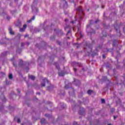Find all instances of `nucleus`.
<instances>
[{"label": "nucleus", "instance_id": "nucleus-1", "mask_svg": "<svg viewBox=\"0 0 125 125\" xmlns=\"http://www.w3.org/2000/svg\"><path fill=\"white\" fill-rule=\"evenodd\" d=\"M77 11H80L81 13V14L79 16V19L77 21L79 24L81 25V21L83 20V16L84 15V13H83L82 7H79L78 8H77Z\"/></svg>", "mask_w": 125, "mask_h": 125}, {"label": "nucleus", "instance_id": "nucleus-2", "mask_svg": "<svg viewBox=\"0 0 125 125\" xmlns=\"http://www.w3.org/2000/svg\"><path fill=\"white\" fill-rule=\"evenodd\" d=\"M42 82L43 83H41V86H45V83H48V80L46 78L43 79Z\"/></svg>", "mask_w": 125, "mask_h": 125}, {"label": "nucleus", "instance_id": "nucleus-3", "mask_svg": "<svg viewBox=\"0 0 125 125\" xmlns=\"http://www.w3.org/2000/svg\"><path fill=\"white\" fill-rule=\"evenodd\" d=\"M32 11L33 12H35V13H37L38 12L39 10L36 8H34L33 6H32Z\"/></svg>", "mask_w": 125, "mask_h": 125}, {"label": "nucleus", "instance_id": "nucleus-4", "mask_svg": "<svg viewBox=\"0 0 125 125\" xmlns=\"http://www.w3.org/2000/svg\"><path fill=\"white\" fill-rule=\"evenodd\" d=\"M26 27H27V25H26V24L23 25V28H20V32H24V31H25V29H26Z\"/></svg>", "mask_w": 125, "mask_h": 125}, {"label": "nucleus", "instance_id": "nucleus-5", "mask_svg": "<svg viewBox=\"0 0 125 125\" xmlns=\"http://www.w3.org/2000/svg\"><path fill=\"white\" fill-rule=\"evenodd\" d=\"M35 16H33L32 18H31L30 20L27 21V23H31L32 21L35 20Z\"/></svg>", "mask_w": 125, "mask_h": 125}, {"label": "nucleus", "instance_id": "nucleus-6", "mask_svg": "<svg viewBox=\"0 0 125 125\" xmlns=\"http://www.w3.org/2000/svg\"><path fill=\"white\" fill-rule=\"evenodd\" d=\"M9 33L11 35H14V32L13 31H12V29H11V28H9Z\"/></svg>", "mask_w": 125, "mask_h": 125}, {"label": "nucleus", "instance_id": "nucleus-7", "mask_svg": "<svg viewBox=\"0 0 125 125\" xmlns=\"http://www.w3.org/2000/svg\"><path fill=\"white\" fill-rule=\"evenodd\" d=\"M29 79H30L32 81H34V80H35V77L33 75H31V76H29Z\"/></svg>", "mask_w": 125, "mask_h": 125}, {"label": "nucleus", "instance_id": "nucleus-8", "mask_svg": "<svg viewBox=\"0 0 125 125\" xmlns=\"http://www.w3.org/2000/svg\"><path fill=\"white\" fill-rule=\"evenodd\" d=\"M64 75H65V73H64L62 72L59 73V76H60V77H63V76H64Z\"/></svg>", "mask_w": 125, "mask_h": 125}, {"label": "nucleus", "instance_id": "nucleus-9", "mask_svg": "<svg viewBox=\"0 0 125 125\" xmlns=\"http://www.w3.org/2000/svg\"><path fill=\"white\" fill-rule=\"evenodd\" d=\"M41 124H42L43 125H44L45 124V119H42L41 120Z\"/></svg>", "mask_w": 125, "mask_h": 125}, {"label": "nucleus", "instance_id": "nucleus-10", "mask_svg": "<svg viewBox=\"0 0 125 125\" xmlns=\"http://www.w3.org/2000/svg\"><path fill=\"white\" fill-rule=\"evenodd\" d=\"M12 78H13L12 74H11V73L9 74V79H10V80H11V79H12Z\"/></svg>", "mask_w": 125, "mask_h": 125}, {"label": "nucleus", "instance_id": "nucleus-11", "mask_svg": "<svg viewBox=\"0 0 125 125\" xmlns=\"http://www.w3.org/2000/svg\"><path fill=\"white\" fill-rule=\"evenodd\" d=\"M88 94H91L92 93V90H88L87 91Z\"/></svg>", "mask_w": 125, "mask_h": 125}, {"label": "nucleus", "instance_id": "nucleus-12", "mask_svg": "<svg viewBox=\"0 0 125 125\" xmlns=\"http://www.w3.org/2000/svg\"><path fill=\"white\" fill-rule=\"evenodd\" d=\"M101 102L103 104H104V103H105V100L104 99H101Z\"/></svg>", "mask_w": 125, "mask_h": 125}, {"label": "nucleus", "instance_id": "nucleus-13", "mask_svg": "<svg viewBox=\"0 0 125 125\" xmlns=\"http://www.w3.org/2000/svg\"><path fill=\"white\" fill-rule=\"evenodd\" d=\"M23 63V61L22 60H20L19 64L20 65H21V64Z\"/></svg>", "mask_w": 125, "mask_h": 125}, {"label": "nucleus", "instance_id": "nucleus-14", "mask_svg": "<svg viewBox=\"0 0 125 125\" xmlns=\"http://www.w3.org/2000/svg\"><path fill=\"white\" fill-rule=\"evenodd\" d=\"M17 122L18 123H20V122H21V121L20 120V119H18L17 120Z\"/></svg>", "mask_w": 125, "mask_h": 125}, {"label": "nucleus", "instance_id": "nucleus-15", "mask_svg": "<svg viewBox=\"0 0 125 125\" xmlns=\"http://www.w3.org/2000/svg\"><path fill=\"white\" fill-rule=\"evenodd\" d=\"M45 117H49V114H45Z\"/></svg>", "mask_w": 125, "mask_h": 125}, {"label": "nucleus", "instance_id": "nucleus-16", "mask_svg": "<svg viewBox=\"0 0 125 125\" xmlns=\"http://www.w3.org/2000/svg\"><path fill=\"white\" fill-rule=\"evenodd\" d=\"M70 33H71V31H70V30H69V31L67 32V35H68V34H70Z\"/></svg>", "mask_w": 125, "mask_h": 125}, {"label": "nucleus", "instance_id": "nucleus-17", "mask_svg": "<svg viewBox=\"0 0 125 125\" xmlns=\"http://www.w3.org/2000/svg\"><path fill=\"white\" fill-rule=\"evenodd\" d=\"M17 91H18V92L20 93V90H19V89H17Z\"/></svg>", "mask_w": 125, "mask_h": 125}, {"label": "nucleus", "instance_id": "nucleus-18", "mask_svg": "<svg viewBox=\"0 0 125 125\" xmlns=\"http://www.w3.org/2000/svg\"><path fill=\"white\" fill-rule=\"evenodd\" d=\"M70 23H72L73 24V23H75V21H70Z\"/></svg>", "mask_w": 125, "mask_h": 125}, {"label": "nucleus", "instance_id": "nucleus-19", "mask_svg": "<svg viewBox=\"0 0 125 125\" xmlns=\"http://www.w3.org/2000/svg\"><path fill=\"white\" fill-rule=\"evenodd\" d=\"M24 43H21V46H24Z\"/></svg>", "mask_w": 125, "mask_h": 125}, {"label": "nucleus", "instance_id": "nucleus-20", "mask_svg": "<svg viewBox=\"0 0 125 125\" xmlns=\"http://www.w3.org/2000/svg\"><path fill=\"white\" fill-rule=\"evenodd\" d=\"M28 37V35H25L24 36V38H26V37Z\"/></svg>", "mask_w": 125, "mask_h": 125}, {"label": "nucleus", "instance_id": "nucleus-21", "mask_svg": "<svg viewBox=\"0 0 125 125\" xmlns=\"http://www.w3.org/2000/svg\"><path fill=\"white\" fill-rule=\"evenodd\" d=\"M102 8H104V5H102Z\"/></svg>", "mask_w": 125, "mask_h": 125}, {"label": "nucleus", "instance_id": "nucleus-22", "mask_svg": "<svg viewBox=\"0 0 125 125\" xmlns=\"http://www.w3.org/2000/svg\"><path fill=\"white\" fill-rule=\"evenodd\" d=\"M74 72H76L77 69L76 68H74Z\"/></svg>", "mask_w": 125, "mask_h": 125}, {"label": "nucleus", "instance_id": "nucleus-23", "mask_svg": "<svg viewBox=\"0 0 125 125\" xmlns=\"http://www.w3.org/2000/svg\"><path fill=\"white\" fill-rule=\"evenodd\" d=\"M37 94H38L39 95H41V93H37Z\"/></svg>", "mask_w": 125, "mask_h": 125}, {"label": "nucleus", "instance_id": "nucleus-24", "mask_svg": "<svg viewBox=\"0 0 125 125\" xmlns=\"http://www.w3.org/2000/svg\"><path fill=\"white\" fill-rule=\"evenodd\" d=\"M65 22H67V21H68V19H65Z\"/></svg>", "mask_w": 125, "mask_h": 125}, {"label": "nucleus", "instance_id": "nucleus-25", "mask_svg": "<svg viewBox=\"0 0 125 125\" xmlns=\"http://www.w3.org/2000/svg\"><path fill=\"white\" fill-rule=\"evenodd\" d=\"M103 58H104L105 57V55H103Z\"/></svg>", "mask_w": 125, "mask_h": 125}, {"label": "nucleus", "instance_id": "nucleus-26", "mask_svg": "<svg viewBox=\"0 0 125 125\" xmlns=\"http://www.w3.org/2000/svg\"><path fill=\"white\" fill-rule=\"evenodd\" d=\"M116 118H117V117L114 116V120H115V119H116Z\"/></svg>", "mask_w": 125, "mask_h": 125}, {"label": "nucleus", "instance_id": "nucleus-27", "mask_svg": "<svg viewBox=\"0 0 125 125\" xmlns=\"http://www.w3.org/2000/svg\"><path fill=\"white\" fill-rule=\"evenodd\" d=\"M7 19H8V20H9V17H7Z\"/></svg>", "mask_w": 125, "mask_h": 125}, {"label": "nucleus", "instance_id": "nucleus-28", "mask_svg": "<svg viewBox=\"0 0 125 125\" xmlns=\"http://www.w3.org/2000/svg\"><path fill=\"white\" fill-rule=\"evenodd\" d=\"M78 31H80V27H78Z\"/></svg>", "mask_w": 125, "mask_h": 125}, {"label": "nucleus", "instance_id": "nucleus-29", "mask_svg": "<svg viewBox=\"0 0 125 125\" xmlns=\"http://www.w3.org/2000/svg\"><path fill=\"white\" fill-rule=\"evenodd\" d=\"M47 89H48V90H49V87H48V88H47Z\"/></svg>", "mask_w": 125, "mask_h": 125}, {"label": "nucleus", "instance_id": "nucleus-30", "mask_svg": "<svg viewBox=\"0 0 125 125\" xmlns=\"http://www.w3.org/2000/svg\"><path fill=\"white\" fill-rule=\"evenodd\" d=\"M11 61H13V59H11Z\"/></svg>", "mask_w": 125, "mask_h": 125}, {"label": "nucleus", "instance_id": "nucleus-31", "mask_svg": "<svg viewBox=\"0 0 125 125\" xmlns=\"http://www.w3.org/2000/svg\"><path fill=\"white\" fill-rule=\"evenodd\" d=\"M95 23H97V21H95Z\"/></svg>", "mask_w": 125, "mask_h": 125}, {"label": "nucleus", "instance_id": "nucleus-32", "mask_svg": "<svg viewBox=\"0 0 125 125\" xmlns=\"http://www.w3.org/2000/svg\"><path fill=\"white\" fill-rule=\"evenodd\" d=\"M57 68H58V69H59V67H57Z\"/></svg>", "mask_w": 125, "mask_h": 125}, {"label": "nucleus", "instance_id": "nucleus-33", "mask_svg": "<svg viewBox=\"0 0 125 125\" xmlns=\"http://www.w3.org/2000/svg\"><path fill=\"white\" fill-rule=\"evenodd\" d=\"M65 88H67V85L65 86Z\"/></svg>", "mask_w": 125, "mask_h": 125}, {"label": "nucleus", "instance_id": "nucleus-34", "mask_svg": "<svg viewBox=\"0 0 125 125\" xmlns=\"http://www.w3.org/2000/svg\"><path fill=\"white\" fill-rule=\"evenodd\" d=\"M64 30H66V28H64Z\"/></svg>", "mask_w": 125, "mask_h": 125}, {"label": "nucleus", "instance_id": "nucleus-35", "mask_svg": "<svg viewBox=\"0 0 125 125\" xmlns=\"http://www.w3.org/2000/svg\"><path fill=\"white\" fill-rule=\"evenodd\" d=\"M87 28H88V26H87Z\"/></svg>", "mask_w": 125, "mask_h": 125}, {"label": "nucleus", "instance_id": "nucleus-36", "mask_svg": "<svg viewBox=\"0 0 125 125\" xmlns=\"http://www.w3.org/2000/svg\"><path fill=\"white\" fill-rule=\"evenodd\" d=\"M5 53H6V52H5Z\"/></svg>", "mask_w": 125, "mask_h": 125}, {"label": "nucleus", "instance_id": "nucleus-37", "mask_svg": "<svg viewBox=\"0 0 125 125\" xmlns=\"http://www.w3.org/2000/svg\"><path fill=\"white\" fill-rule=\"evenodd\" d=\"M21 125H23V124H21Z\"/></svg>", "mask_w": 125, "mask_h": 125}, {"label": "nucleus", "instance_id": "nucleus-38", "mask_svg": "<svg viewBox=\"0 0 125 125\" xmlns=\"http://www.w3.org/2000/svg\"><path fill=\"white\" fill-rule=\"evenodd\" d=\"M68 39H69V37H68Z\"/></svg>", "mask_w": 125, "mask_h": 125}]
</instances>
